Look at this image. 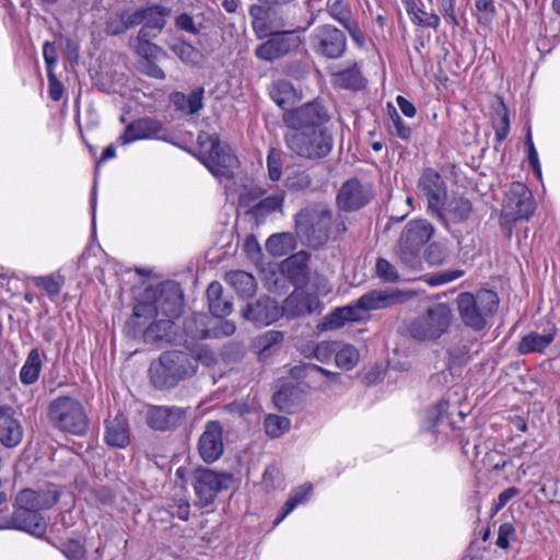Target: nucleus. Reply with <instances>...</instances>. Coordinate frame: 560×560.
<instances>
[{"instance_id": "4c0bfd02", "label": "nucleus", "mask_w": 560, "mask_h": 560, "mask_svg": "<svg viewBox=\"0 0 560 560\" xmlns=\"http://www.w3.org/2000/svg\"><path fill=\"white\" fill-rule=\"evenodd\" d=\"M158 315H159V312L155 307L154 302H152L151 300H147L143 296V300L139 301L133 306L132 315L127 320V326L130 329H132L133 332H136L137 329L142 327L149 319H151Z\"/></svg>"}, {"instance_id": "a19ab883", "label": "nucleus", "mask_w": 560, "mask_h": 560, "mask_svg": "<svg viewBox=\"0 0 560 560\" xmlns=\"http://www.w3.org/2000/svg\"><path fill=\"white\" fill-rule=\"evenodd\" d=\"M42 371V358L37 348L32 349L20 371V381L24 385L37 382Z\"/></svg>"}, {"instance_id": "de8ad7c7", "label": "nucleus", "mask_w": 560, "mask_h": 560, "mask_svg": "<svg viewBox=\"0 0 560 560\" xmlns=\"http://www.w3.org/2000/svg\"><path fill=\"white\" fill-rule=\"evenodd\" d=\"M335 362L338 368L349 371L359 362V352L352 345H339L335 354Z\"/></svg>"}, {"instance_id": "f8f14e48", "label": "nucleus", "mask_w": 560, "mask_h": 560, "mask_svg": "<svg viewBox=\"0 0 560 560\" xmlns=\"http://www.w3.org/2000/svg\"><path fill=\"white\" fill-rule=\"evenodd\" d=\"M303 39L296 31H276L256 46L254 55L257 59L273 62L300 50Z\"/></svg>"}, {"instance_id": "aec40b11", "label": "nucleus", "mask_w": 560, "mask_h": 560, "mask_svg": "<svg viewBox=\"0 0 560 560\" xmlns=\"http://www.w3.org/2000/svg\"><path fill=\"white\" fill-rule=\"evenodd\" d=\"M197 448L200 457L207 464L214 463L223 455V425L220 421L211 420L206 423Z\"/></svg>"}, {"instance_id": "c03bdc74", "label": "nucleus", "mask_w": 560, "mask_h": 560, "mask_svg": "<svg viewBox=\"0 0 560 560\" xmlns=\"http://www.w3.org/2000/svg\"><path fill=\"white\" fill-rule=\"evenodd\" d=\"M170 49L179 58L185 65L195 67L198 66L201 60V52L190 43L186 40H179L170 46Z\"/></svg>"}, {"instance_id": "9b49d317", "label": "nucleus", "mask_w": 560, "mask_h": 560, "mask_svg": "<svg viewBox=\"0 0 560 560\" xmlns=\"http://www.w3.org/2000/svg\"><path fill=\"white\" fill-rule=\"evenodd\" d=\"M295 5L280 4H252L248 9L252 18V27L258 39L267 38L270 33L284 31L285 26H291V9Z\"/></svg>"}, {"instance_id": "13d9d810", "label": "nucleus", "mask_w": 560, "mask_h": 560, "mask_svg": "<svg viewBox=\"0 0 560 560\" xmlns=\"http://www.w3.org/2000/svg\"><path fill=\"white\" fill-rule=\"evenodd\" d=\"M448 406L447 401H439L427 410L424 418L427 430H433L434 427L443 421V415L446 412Z\"/></svg>"}, {"instance_id": "f3484780", "label": "nucleus", "mask_w": 560, "mask_h": 560, "mask_svg": "<svg viewBox=\"0 0 560 560\" xmlns=\"http://www.w3.org/2000/svg\"><path fill=\"white\" fill-rule=\"evenodd\" d=\"M311 40L313 50L327 59L341 58L347 49L346 34L331 24L318 26Z\"/></svg>"}, {"instance_id": "423d86ee", "label": "nucleus", "mask_w": 560, "mask_h": 560, "mask_svg": "<svg viewBox=\"0 0 560 560\" xmlns=\"http://www.w3.org/2000/svg\"><path fill=\"white\" fill-rule=\"evenodd\" d=\"M331 222L332 212L328 207H307L294 217L295 233L308 247L317 249L328 242Z\"/></svg>"}, {"instance_id": "a18cd8bd", "label": "nucleus", "mask_w": 560, "mask_h": 560, "mask_svg": "<svg viewBox=\"0 0 560 560\" xmlns=\"http://www.w3.org/2000/svg\"><path fill=\"white\" fill-rule=\"evenodd\" d=\"M387 109L390 119V122L387 126L389 133L404 141H409L411 139V128L405 125L397 109L392 104L387 105Z\"/></svg>"}, {"instance_id": "a211bd4d", "label": "nucleus", "mask_w": 560, "mask_h": 560, "mask_svg": "<svg viewBox=\"0 0 560 560\" xmlns=\"http://www.w3.org/2000/svg\"><path fill=\"white\" fill-rule=\"evenodd\" d=\"M373 198L374 189L370 183H363L358 177H351L341 185L336 202L340 210L353 212L368 206Z\"/></svg>"}, {"instance_id": "37998d69", "label": "nucleus", "mask_w": 560, "mask_h": 560, "mask_svg": "<svg viewBox=\"0 0 560 560\" xmlns=\"http://www.w3.org/2000/svg\"><path fill=\"white\" fill-rule=\"evenodd\" d=\"M206 317L201 314H192L183 320V330L185 335L192 340L208 339V326L205 322Z\"/></svg>"}, {"instance_id": "774afa93", "label": "nucleus", "mask_w": 560, "mask_h": 560, "mask_svg": "<svg viewBox=\"0 0 560 560\" xmlns=\"http://www.w3.org/2000/svg\"><path fill=\"white\" fill-rule=\"evenodd\" d=\"M515 538V528L511 523H503L498 530L497 546L501 549L510 547V540Z\"/></svg>"}, {"instance_id": "7c9ffc66", "label": "nucleus", "mask_w": 560, "mask_h": 560, "mask_svg": "<svg viewBox=\"0 0 560 560\" xmlns=\"http://www.w3.org/2000/svg\"><path fill=\"white\" fill-rule=\"evenodd\" d=\"M205 89L202 86L194 89L189 94L174 91L170 94V102L177 112L186 115H195L203 107Z\"/></svg>"}, {"instance_id": "8fccbe9b", "label": "nucleus", "mask_w": 560, "mask_h": 560, "mask_svg": "<svg viewBox=\"0 0 560 560\" xmlns=\"http://www.w3.org/2000/svg\"><path fill=\"white\" fill-rule=\"evenodd\" d=\"M338 84L342 89L359 91L364 88V79L357 68H349L337 74Z\"/></svg>"}, {"instance_id": "bf43d9fd", "label": "nucleus", "mask_w": 560, "mask_h": 560, "mask_svg": "<svg viewBox=\"0 0 560 560\" xmlns=\"http://www.w3.org/2000/svg\"><path fill=\"white\" fill-rule=\"evenodd\" d=\"M283 475L276 465H270L266 468L262 476V483L266 490L271 491L283 486Z\"/></svg>"}, {"instance_id": "b1692460", "label": "nucleus", "mask_w": 560, "mask_h": 560, "mask_svg": "<svg viewBox=\"0 0 560 560\" xmlns=\"http://www.w3.org/2000/svg\"><path fill=\"white\" fill-rule=\"evenodd\" d=\"M311 255L305 250H300L289 256L282 262V272L295 289H302L310 281L308 260Z\"/></svg>"}, {"instance_id": "c756f323", "label": "nucleus", "mask_w": 560, "mask_h": 560, "mask_svg": "<svg viewBox=\"0 0 560 560\" xmlns=\"http://www.w3.org/2000/svg\"><path fill=\"white\" fill-rule=\"evenodd\" d=\"M209 312L217 318H224L233 311L232 298L223 294L220 282L212 281L206 291Z\"/></svg>"}, {"instance_id": "0e129e2a", "label": "nucleus", "mask_w": 560, "mask_h": 560, "mask_svg": "<svg viewBox=\"0 0 560 560\" xmlns=\"http://www.w3.org/2000/svg\"><path fill=\"white\" fill-rule=\"evenodd\" d=\"M104 32L108 36H120L126 33L122 19L118 11L113 12L105 21Z\"/></svg>"}, {"instance_id": "c9c22d12", "label": "nucleus", "mask_w": 560, "mask_h": 560, "mask_svg": "<svg viewBox=\"0 0 560 560\" xmlns=\"http://www.w3.org/2000/svg\"><path fill=\"white\" fill-rule=\"evenodd\" d=\"M224 278L238 295L252 296L256 292V280L246 271L231 270L225 273Z\"/></svg>"}, {"instance_id": "864d4df0", "label": "nucleus", "mask_w": 560, "mask_h": 560, "mask_svg": "<svg viewBox=\"0 0 560 560\" xmlns=\"http://www.w3.org/2000/svg\"><path fill=\"white\" fill-rule=\"evenodd\" d=\"M312 184L311 176L305 171H296L284 179V186L291 191H301Z\"/></svg>"}, {"instance_id": "c85d7f7f", "label": "nucleus", "mask_w": 560, "mask_h": 560, "mask_svg": "<svg viewBox=\"0 0 560 560\" xmlns=\"http://www.w3.org/2000/svg\"><path fill=\"white\" fill-rule=\"evenodd\" d=\"M61 492L56 488L33 490L25 488L21 490L16 497L20 502L28 504L31 508L40 512L52 508L60 499Z\"/></svg>"}, {"instance_id": "7ed1b4c3", "label": "nucleus", "mask_w": 560, "mask_h": 560, "mask_svg": "<svg viewBox=\"0 0 560 560\" xmlns=\"http://www.w3.org/2000/svg\"><path fill=\"white\" fill-rule=\"evenodd\" d=\"M455 302L462 323L474 331H481L497 313L500 299L497 292L481 289L476 293L462 292Z\"/></svg>"}, {"instance_id": "39448f33", "label": "nucleus", "mask_w": 560, "mask_h": 560, "mask_svg": "<svg viewBox=\"0 0 560 560\" xmlns=\"http://www.w3.org/2000/svg\"><path fill=\"white\" fill-rule=\"evenodd\" d=\"M49 423L57 430L77 436H84L90 429V420L84 406L70 396L52 399L47 408Z\"/></svg>"}, {"instance_id": "680f3d73", "label": "nucleus", "mask_w": 560, "mask_h": 560, "mask_svg": "<svg viewBox=\"0 0 560 560\" xmlns=\"http://www.w3.org/2000/svg\"><path fill=\"white\" fill-rule=\"evenodd\" d=\"M33 282L36 287L43 289L49 298H55L60 293L61 283L54 276L35 277Z\"/></svg>"}, {"instance_id": "6e6552de", "label": "nucleus", "mask_w": 560, "mask_h": 560, "mask_svg": "<svg viewBox=\"0 0 560 560\" xmlns=\"http://www.w3.org/2000/svg\"><path fill=\"white\" fill-rule=\"evenodd\" d=\"M535 211V200L526 185L514 182L506 191L500 213V226L503 231L512 232L520 220H528Z\"/></svg>"}, {"instance_id": "9d476101", "label": "nucleus", "mask_w": 560, "mask_h": 560, "mask_svg": "<svg viewBox=\"0 0 560 560\" xmlns=\"http://www.w3.org/2000/svg\"><path fill=\"white\" fill-rule=\"evenodd\" d=\"M201 147L210 143L207 155L199 156L200 162L215 177H233V168L238 166V159L228 143L221 142L218 135L201 133L198 136Z\"/></svg>"}, {"instance_id": "6ab92c4d", "label": "nucleus", "mask_w": 560, "mask_h": 560, "mask_svg": "<svg viewBox=\"0 0 560 560\" xmlns=\"http://www.w3.org/2000/svg\"><path fill=\"white\" fill-rule=\"evenodd\" d=\"M241 316L255 325H270L282 317L280 305L269 295H260L253 302L246 303L241 310Z\"/></svg>"}, {"instance_id": "3c124183", "label": "nucleus", "mask_w": 560, "mask_h": 560, "mask_svg": "<svg viewBox=\"0 0 560 560\" xmlns=\"http://www.w3.org/2000/svg\"><path fill=\"white\" fill-rule=\"evenodd\" d=\"M150 38L151 37L141 38L140 33L137 35V54L140 56V59H155L158 55L164 54L163 48L155 43H152Z\"/></svg>"}, {"instance_id": "f03ea898", "label": "nucleus", "mask_w": 560, "mask_h": 560, "mask_svg": "<svg viewBox=\"0 0 560 560\" xmlns=\"http://www.w3.org/2000/svg\"><path fill=\"white\" fill-rule=\"evenodd\" d=\"M198 370V359L182 350L163 351L149 368L152 385L160 390L177 386L192 377Z\"/></svg>"}, {"instance_id": "20e7f679", "label": "nucleus", "mask_w": 560, "mask_h": 560, "mask_svg": "<svg viewBox=\"0 0 560 560\" xmlns=\"http://www.w3.org/2000/svg\"><path fill=\"white\" fill-rule=\"evenodd\" d=\"M398 301V293L372 290L363 294L355 304L334 310L323 325L326 329H336L346 322H361L368 318L370 311L389 307Z\"/></svg>"}, {"instance_id": "5fc2aeb1", "label": "nucleus", "mask_w": 560, "mask_h": 560, "mask_svg": "<svg viewBox=\"0 0 560 560\" xmlns=\"http://www.w3.org/2000/svg\"><path fill=\"white\" fill-rule=\"evenodd\" d=\"M267 167L269 178L272 182H277L280 179L282 174V151L276 148H271L269 150L267 156Z\"/></svg>"}, {"instance_id": "f704fd0d", "label": "nucleus", "mask_w": 560, "mask_h": 560, "mask_svg": "<svg viewBox=\"0 0 560 560\" xmlns=\"http://www.w3.org/2000/svg\"><path fill=\"white\" fill-rule=\"evenodd\" d=\"M443 212L447 221L452 220L454 223L466 222L472 212L471 201L464 196H453L445 198Z\"/></svg>"}, {"instance_id": "79ce46f5", "label": "nucleus", "mask_w": 560, "mask_h": 560, "mask_svg": "<svg viewBox=\"0 0 560 560\" xmlns=\"http://www.w3.org/2000/svg\"><path fill=\"white\" fill-rule=\"evenodd\" d=\"M492 127L497 141L500 143L504 141L510 132V113L502 98L499 100L498 106L494 108Z\"/></svg>"}, {"instance_id": "ddd939ff", "label": "nucleus", "mask_w": 560, "mask_h": 560, "mask_svg": "<svg viewBox=\"0 0 560 560\" xmlns=\"http://www.w3.org/2000/svg\"><path fill=\"white\" fill-rule=\"evenodd\" d=\"M231 482L230 474L217 472L208 467H197L191 472V485L198 498L196 504L200 508L210 505L221 491L230 488Z\"/></svg>"}, {"instance_id": "473e14b6", "label": "nucleus", "mask_w": 560, "mask_h": 560, "mask_svg": "<svg viewBox=\"0 0 560 560\" xmlns=\"http://www.w3.org/2000/svg\"><path fill=\"white\" fill-rule=\"evenodd\" d=\"M283 202L284 194L276 192L260 199L258 202L249 207L246 214L250 215L255 220L256 224L259 225L265 222L269 214L276 211H282Z\"/></svg>"}, {"instance_id": "49530a36", "label": "nucleus", "mask_w": 560, "mask_h": 560, "mask_svg": "<svg viewBox=\"0 0 560 560\" xmlns=\"http://www.w3.org/2000/svg\"><path fill=\"white\" fill-rule=\"evenodd\" d=\"M284 339V335L279 330H268L257 339V347H259V355L266 358L276 351Z\"/></svg>"}, {"instance_id": "4468645a", "label": "nucleus", "mask_w": 560, "mask_h": 560, "mask_svg": "<svg viewBox=\"0 0 560 560\" xmlns=\"http://www.w3.org/2000/svg\"><path fill=\"white\" fill-rule=\"evenodd\" d=\"M143 295L154 302L159 314L168 318H178L183 313L184 298L179 284L175 281H165L156 287H149Z\"/></svg>"}, {"instance_id": "6e6d98bb", "label": "nucleus", "mask_w": 560, "mask_h": 560, "mask_svg": "<svg viewBox=\"0 0 560 560\" xmlns=\"http://www.w3.org/2000/svg\"><path fill=\"white\" fill-rule=\"evenodd\" d=\"M339 348V342L337 341H322L317 343L312 352V357L322 363L328 362L335 354Z\"/></svg>"}, {"instance_id": "338daca9", "label": "nucleus", "mask_w": 560, "mask_h": 560, "mask_svg": "<svg viewBox=\"0 0 560 560\" xmlns=\"http://www.w3.org/2000/svg\"><path fill=\"white\" fill-rule=\"evenodd\" d=\"M265 194L266 190L258 185L245 187V190L240 195V203L243 207H249L252 202L259 201Z\"/></svg>"}, {"instance_id": "603ef678", "label": "nucleus", "mask_w": 560, "mask_h": 560, "mask_svg": "<svg viewBox=\"0 0 560 560\" xmlns=\"http://www.w3.org/2000/svg\"><path fill=\"white\" fill-rule=\"evenodd\" d=\"M59 550L68 560H86V549L78 539H68Z\"/></svg>"}, {"instance_id": "69168bd1", "label": "nucleus", "mask_w": 560, "mask_h": 560, "mask_svg": "<svg viewBox=\"0 0 560 560\" xmlns=\"http://www.w3.org/2000/svg\"><path fill=\"white\" fill-rule=\"evenodd\" d=\"M376 273L381 279L388 282H395L399 278L395 267L384 258L376 260Z\"/></svg>"}, {"instance_id": "dca6fc26", "label": "nucleus", "mask_w": 560, "mask_h": 560, "mask_svg": "<svg viewBox=\"0 0 560 560\" xmlns=\"http://www.w3.org/2000/svg\"><path fill=\"white\" fill-rule=\"evenodd\" d=\"M5 528L23 530L40 538L46 533L47 524L40 512L20 502V498L15 497L14 511L11 517L0 524V529Z\"/></svg>"}, {"instance_id": "72a5a7b5", "label": "nucleus", "mask_w": 560, "mask_h": 560, "mask_svg": "<svg viewBox=\"0 0 560 560\" xmlns=\"http://www.w3.org/2000/svg\"><path fill=\"white\" fill-rule=\"evenodd\" d=\"M272 401L280 411L293 413L301 406L302 394L296 386L284 384L273 394Z\"/></svg>"}, {"instance_id": "f257e3e1", "label": "nucleus", "mask_w": 560, "mask_h": 560, "mask_svg": "<svg viewBox=\"0 0 560 560\" xmlns=\"http://www.w3.org/2000/svg\"><path fill=\"white\" fill-rule=\"evenodd\" d=\"M330 115L323 102L314 100L282 114L289 129L284 135L288 149L296 156L318 161L329 155L334 133L329 127Z\"/></svg>"}, {"instance_id": "052dcab7", "label": "nucleus", "mask_w": 560, "mask_h": 560, "mask_svg": "<svg viewBox=\"0 0 560 560\" xmlns=\"http://www.w3.org/2000/svg\"><path fill=\"white\" fill-rule=\"evenodd\" d=\"M220 319L221 320H218L213 325L208 327V339L229 337L235 332L236 326L234 322L226 319L223 320V318Z\"/></svg>"}, {"instance_id": "393cba45", "label": "nucleus", "mask_w": 560, "mask_h": 560, "mask_svg": "<svg viewBox=\"0 0 560 560\" xmlns=\"http://www.w3.org/2000/svg\"><path fill=\"white\" fill-rule=\"evenodd\" d=\"M164 125L162 121L152 118L143 117L132 120L124 130L122 135L117 139V143L120 145L129 144L133 141L148 139L160 131H162Z\"/></svg>"}, {"instance_id": "2eb2a0df", "label": "nucleus", "mask_w": 560, "mask_h": 560, "mask_svg": "<svg viewBox=\"0 0 560 560\" xmlns=\"http://www.w3.org/2000/svg\"><path fill=\"white\" fill-rule=\"evenodd\" d=\"M417 187L427 198L428 210L444 225H447V219L443 212L445 198L447 197V185L441 174L431 167L425 168L418 179Z\"/></svg>"}, {"instance_id": "5701e85b", "label": "nucleus", "mask_w": 560, "mask_h": 560, "mask_svg": "<svg viewBox=\"0 0 560 560\" xmlns=\"http://www.w3.org/2000/svg\"><path fill=\"white\" fill-rule=\"evenodd\" d=\"M186 409L172 406H154L148 410L147 424L155 431H173L183 424Z\"/></svg>"}, {"instance_id": "58836bf2", "label": "nucleus", "mask_w": 560, "mask_h": 560, "mask_svg": "<svg viewBox=\"0 0 560 560\" xmlns=\"http://www.w3.org/2000/svg\"><path fill=\"white\" fill-rule=\"evenodd\" d=\"M271 100L283 109L291 110L289 106L292 105L295 98V89L292 83L287 80H277L271 84L269 91Z\"/></svg>"}, {"instance_id": "4be33fe9", "label": "nucleus", "mask_w": 560, "mask_h": 560, "mask_svg": "<svg viewBox=\"0 0 560 560\" xmlns=\"http://www.w3.org/2000/svg\"><path fill=\"white\" fill-rule=\"evenodd\" d=\"M320 302L317 295L299 291L291 292L280 305L281 315L288 318H296L313 313H320Z\"/></svg>"}, {"instance_id": "ea45409f", "label": "nucleus", "mask_w": 560, "mask_h": 560, "mask_svg": "<svg viewBox=\"0 0 560 560\" xmlns=\"http://www.w3.org/2000/svg\"><path fill=\"white\" fill-rule=\"evenodd\" d=\"M555 339V332L540 335L538 332H529L522 337L518 342L517 350L521 354L532 352H542Z\"/></svg>"}, {"instance_id": "4d7b16f0", "label": "nucleus", "mask_w": 560, "mask_h": 560, "mask_svg": "<svg viewBox=\"0 0 560 560\" xmlns=\"http://www.w3.org/2000/svg\"><path fill=\"white\" fill-rule=\"evenodd\" d=\"M447 249L438 242L429 244L424 250V259L432 266L442 265L447 258Z\"/></svg>"}, {"instance_id": "0eeeda50", "label": "nucleus", "mask_w": 560, "mask_h": 560, "mask_svg": "<svg viewBox=\"0 0 560 560\" xmlns=\"http://www.w3.org/2000/svg\"><path fill=\"white\" fill-rule=\"evenodd\" d=\"M433 234L434 226L427 220L420 219L408 222L396 246V255L399 260L410 269H420L422 265L421 249Z\"/></svg>"}, {"instance_id": "412c9836", "label": "nucleus", "mask_w": 560, "mask_h": 560, "mask_svg": "<svg viewBox=\"0 0 560 560\" xmlns=\"http://www.w3.org/2000/svg\"><path fill=\"white\" fill-rule=\"evenodd\" d=\"M139 13L142 24L138 32L140 37H156L165 28L172 9L160 3H148L139 8Z\"/></svg>"}, {"instance_id": "cd10ccee", "label": "nucleus", "mask_w": 560, "mask_h": 560, "mask_svg": "<svg viewBox=\"0 0 560 560\" xmlns=\"http://www.w3.org/2000/svg\"><path fill=\"white\" fill-rule=\"evenodd\" d=\"M104 441L110 447L126 448L129 445V423L122 413L105 420Z\"/></svg>"}, {"instance_id": "e2e57ef3", "label": "nucleus", "mask_w": 560, "mask_h": 560, "mask_svg": "<svg viewBox=\"0 0 560 560\" xmlns=\"http://www.w3.org/2000/svg\"><path fill=\"white\" fill-rule=\"evenodd\" d=\"M155 59H139L137 69L142 73L153 79L163 80L165 79V72L154 61Z\"/></svg>"}, {"instance_id": "1a4fd4ad", "label": "nucleus", "mask_w": 560, "mask_h": 560, "mask_svg": "<svg viewBox=\"0 0 560 560\" xmlns=\"http://www.w3.org/2000/svg\"><path fill=\"white\" fill-rule=\"evenodd\" d=\"M452 318L451 307L445 303H438L429 307L423 315L415 318L406 330L416 340H435L447 331Z\"/></svg>"}, {"instance_id": "a878e982", "label": "nucleus", "mask_w": 560, "mask_h": 560, "mask_svg": "<svg viewBox=\"0 0 560 560\" xmlns=\"http://www.w3.org/2000/svg\"><path fill=\"white\" fill-rule=\"evenodd\" d=\"M23 428L11 406H0V443L12 448L21 443Z\"/></svg>"}, {"instance_id": "bb28decb", "label": "nucleus", "mask_w": 560, "mask_h": 560, "mask_svg": "<svg viewBox=\"0 0 560 560\" xmlns=\"http://www.w3.org/2000/svg\"><path fill=\"white\" fill-rule=\"evenodd\" d=\"M327 11L330 16L338 21L350 34L353 42L360 47H364L365 37L361 32L358 22L353 19L350 4L343 0H336L328 4Z\"/></svg>"}, {"instance_id": "2f4dec72", "label": "nucleus", "mask_w": 560, "mask_h": 560, "mask_svg": "<svg viewBox=\"0 0 560 560\" xmlns=\"http://www.w3.org/2000/svg\"><path fill=\"white\" fill-rule=\"evenodd\" d=\"M175 335L173 318L166 317V319H158L151 323L143 330V340L151 345L171 343L174 341Z\"/></svg>"}, {"instance_id": "e433bc0d", "label": "nucleus", "mask_w": 560, "mask_h": 560, "mask_svg": "<svg viewBox=\"0 0 560 560\" xmlns=\"http://www.w3.org/2000/svg\"><path fill=\"white\" fill-rule=\"evenodd\" d=\"M265 247L273 257L285 256L295 247V235L291 232L272 234L267 238Z\"/></svg>"}, {"instance_id": "09e8293b", "label": "nucleus", "mask_w": 560, "mask_h": 560, "mask_svg": "<svg viewBox=\"0 0 560 560\" xmlns=\"http://www.w3.org/2000/svg\"><path fill=\"white\" fill-rule=\"evenodd\" d=\"M290 424L289 418L277 415H268L264 421L265 432L271 439H277L288 432Z\"/></svg>"}]
</instances>
